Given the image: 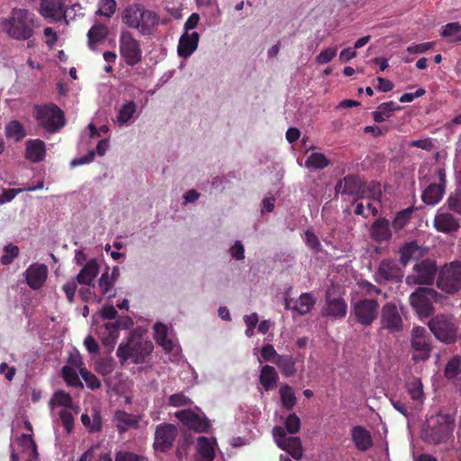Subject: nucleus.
I'll list each match as a JSON object with an SVG mask.
<instances>
[{"instance_id":"nucleus-59","label":"nucleus","mask_w":461,"mask_h":461,"mask_svg":"<svg viewBox=\"0 0 461 461\" xmlns=\"http://www.w3.org/2000/svg\"><path fill=\"white\" fill-rule=\"evenodd\" d=\"M276 356H279L274 347L271 344L264 346L260 350V357L258 361L261 362V358L265 361H273L276 359Z\"/></svg>"},{"instance_id":"nucleus-14","label":"nucleus","mask_w":461,"mask_h":461,"mask_svg":"<svg viewBox=\"0 0 461 461\" xmlns=\"http://www.w3.org/2000/svg\"><path fill=\"white\" fill-rule=\"evenodd\" d=\"M155 339L162 347L164 351L170 355L171 361H178L181 355V348L172 331L163 323L158 322L154 326Z\"/></svg>"},{"instance_id":"nucleus-62","label":"nucleus","mask_w":461,"mask_h":461,"mask_svg":"<svg viewBox=\"0 0 461 461\" xmlns=\"http://www.w3.org/2000/svg\"><path fill=\"white\" fill-rule=\"evenodd\" d=\"M433 46V42H423L407 47L406 51L410 54H421L432 49Z\"/></svg>"},{"instance_id":"nucleus-32","label":"nucleus","mask_w":461,"mask_h":461,"mask_svg":"<svg viewBox=\"0 0 461 461\" xmlns=\"http://www.w3.org/2000/svg\"><path fill=\"white\" fill-rule=\"evenodd\" d=\"M425 254V249L415 241L407 242L400 249V260L406 266L411 260L419 259Z\"/></svg>"},{"instance_id":"nucleus-2","label":"nucleus","mask_w":461,"mask_h":461,"mask_svg":"<svg viewBox=\"0 0 461 461\" xmlns=\"http://www.w3.org/2000/svg\"><path fill=\"white\" fill-rule=\"evenodd\" d=\"M122 21L129 28L137 30L141 35H150L158 25L159 16L140 5H131L123 10Z\"/></svg>"},{"instance_id":"nucleus-53","label":"nucleus","mask_w":461,"mask_h":461,"mask_svg":"<svg viewBox=\"0 0 461 461\" xmlns=\"http://www.w3.org/2000/svg\"><path fill=\"white\" fill-rule=\"evenodd\" d=\"M116 1L115 0H100L99 8L96 14L105 17H111L116 11Z\"/></svg>"},{"instance_id":"nucleus-44","label":"nucleus","mask_w":461,"mask_h":461,"mask_svg":"<svg viewBox=\"0 0 461 461\" xmlns=\"http://www.w3.org/2000/svg\"><path fill=\"white\" fill-rule=\"evenodd\" d=\"M440 36L450 41H461V24L459 23H447L442 27Z\"/></svg>"},{"instance_id":"nucleus-6","label":"nucleus","mask_w":461,"mask_h":461,"mask_svg":"<svg viewBox=\"0 0 461 461\" xmlns=\"http://www.w3.org/2000/svg\"><path fill=\"white\" fill-rule=\"evenodd\" d=\"M429 327L434 336L446 344H452L457 339V324L450 316L437 315L429 321Z\"/></svg>"},{"instance_id":"nucleus-50","label":"nucleus","mask_w":461,"mask_h":461,"mask_svg":"<svg viewBox=\"0 0 461 461\" xmlns=\"http://www.w3.org/2000/svg\"><path fill=\"white\" fill-rule=\"evenodd\" d=\"M280 397L283 406L286 409H292L296 403L294 392L288 385L280 388Z\"/></svg>"},{"instance_id":"nucleus-4","label":"nucleus","mask_w":461,"mask_h":461,"mask_svg":"<svg viewBox=\"0 0 461 461\" xmlns=\"http://www.w3.org/2000/svg\"><path fill=\"white\" fill-rule=\"evenodd\" d=\"M153 349V345L150 341L144 339L137 331L131 333V336L126 344H120L116 355L123 363L131 360L132 363L140 364L145 361Z\"/></svg>"},{"instance_id":"nucleus-3","label":"nucleus","mask_w":461,"mask_h":461,"mask_svg":"<svg viewBox=\"0 0 461 461\" xmlns=\"http://www.w3.org/2000/svg\"><path fill=\"white\" fill-rule=\"evenodd\" d=\"M454 429L455 420L450 414L438 413L426 420L422 436L429 443L439 444L450 438Z\"/></svg>"},{"instance_id":"nucleus-16","label":"nucleus","mask_w":461,"mask_h":461,"mask_svg":"<svg viewBox=\"0 0 461 461\" xmlns=\"http://www.w3.org/2000/svg\"><path fill=\"white\" fill-rule=\"evenodd\" d=\"M273 437L275 442L283 450H285L292 457L299 460L303 456V447L299 438H286L285 429L276 426L273 429Z\"/></svg>"},{"instance_id":"nucleus-26","label":"nucleus","mask_w":461,"mask_h":461,"mask_svg":"<svg viewBox=\"0 0 461 461\" xmlns=\"http://www.w3.org/2000/svg\"><path fill=\"white\" fill-rule=\"evenodd\" d=\"M199 39L200 35L196 32H184L177 45L178 56L184 59L190 57L196 50Z\"/></svg>"},{"instance_id":"nucleus-45","label":"nucleus","mask_w":461,"mask_h":461,"mask_svg":"<svg viewBox=\"0 0 461 461\" xmlns=\"http://www.w3.org/2000/svg\"><path fill=\"white\" fill-rule=\"evenodd\" d=\"M59 406L64 407V409L72 407V399L70 395L64 391L56 392L50 401V408L51 411Z\"/></svg>"},{"instance_id":"nucleus-21","label":"nucleus","mask_w":461,"mask_h":461,"mask_svg":"<svg viewBox=\"0 0 461 461\" xmlns=\"http://www.w3.org/2000/svg\"><path fill=\"white\" fill-rule=\"evenodd\" d=\"M176 417L187 428L197 432H204L210 426L207 419L189 409L176 411Z\"/></svg>"},{"instance_id":"nucleus-7","label":"nucleus","mask_w":461,"mask_h":461,"mask_svg":"<svg viewBox=\"0 0 461 461\" xmlns=\"http://www.w3.org/2000/svg\"><path fill=\"white\" fill-rule=\"evenodd\" d=\"M439 297L440 294L434 289L422 287L410 295V303L420 318H426L433 313V303Z\"/></svg>"},{"instance_id":"nucleus-38","label":"nucleus","mask_w":461,"mask_h":461,"mask_svg":"<svg viewBox=\"0 0 461 461\" xmlns=\"http://www.w3.org/2000/svg\"><path fill=\"white\" fill-rule=\"evenodd\" d=\"M114 420L120 431H125L131 428H137L140 418L122 411L115 412Z\"/></svg>"},{"instance_id":"nucleus-43","label":"nucleus","mask_w":461,"mask_h":461,"mask_svg":"<svg viewBox=\"0 0 461 461\" xmlns=\"http://www.w3.org/2000/svg\"><path fill=\"white\" fill-rule=\"evenodd\" d=\"M407 392L410 394L411 398L417 402L418 404H420L424 401V392L423 386L420 380L414 378L411 381L407 383Z\"/></svg>"},{"instance_id":"nucleus-24","label":"nucleus","mask_w":461,"mask_h":461,"mask_svg":"<svg viewBox=\"0 0 461 461\" xmlns=\"http://www.w3.org/2000/svg\"><path fill=\"white\" fill-rule=\"evenodd\" d=\"M137 117V104L133 100H129L118 107L113 122L119 127L130 126Z\"/></svg>"},{"instance_id":"nucleus-19","label":"nucleus","mask_w":461,"mask_h":461,"mask_svg":"<svg viewBox=\"0 0 461 461\" xmlns=\"http://www.w3.org/2000/svg\"><path fill=\"white\" fill-rule=\"evenodd\" d=\"M369 189V183H364L357 176H348L336 185L337 194H348L356 198L366 193Z\"/></svg>"},{"instance_id":"nucleus-22","label":"nucleus","mask_w":461,"mask_h":461,"mask_svg":"<svg viewBox=\"0 0 461 461\" xmlns=\"http://www.w3.org/2000/svg\"><path fill=\"white\" fill-rule=\"evenodd\" d=\"M176 436V429L171 424L159 425L156 429L154 447L162 452L168 449Z\"/></svg>"},{"instance_id":"nucleus-52","label":"nucleus","mask_w":461,"mask_h":461,"mask_svg":"<svg viewBox=\"0 0 461 461\" xmlns=\"http://www.w3.org/2000/svg\"><path fill=\"white\" fill-rule=\"evenodd\" d=\"M79 372L78 368L74 366H65L62 368V375L68 385L77 386L80 384L77 373Z\"/></svg>"},{"instance_id":"nucleus-23","label":"nucleus","mask_w":461,"mask_h":461,"mask_svg":"<svg viewBox=\"0 0 461 461\" xmlns=\"http://www.w3.org/2000/svg\"><path fill=\"white\" fill-rule=\"evenodd\" d=\"M376 280L401 282L403 277V270L398 264L390 259L383 260L376 272Z\"/></svg>"},{"instance_id":"nucleus-61","label":"nucleus","mask_w":461,"mask_h":461,"mask_svg":"<svg viewBox=\"0 0 461 461\" xmlns=\"http://www.w3.org/2000/svg\"><path fill=\"white\" fill-rule=\"evenodd\" d=\"M448 208L461 214V192H455L447 199Z\"/></svg>"},{"instance_id":"nucleus-39","label":"nucleus","mask_w":461,"mask_h":461,"mask_svg":"<svg viewBox=\"0 0 461 461\" xmlns=\"http://www.w3.org/2000/svg\"><path fill=\"white\" fill-rule=\"evenodd\" d=\"M278 379L276 369L268 365L264 366L261 368L259 380L265 390L268 391L274 388Z\"/></svg>"},{"instance_id":"nucleus-31","label":"nucleus","mask_w":461,"mask_h":461,"mask_svg":"<svg viewBox=\"0 0 461 461\" xmlns=\"http://www.w3.org/2000/svg\"><path fill=\"white\" fill-rule=\"evenodd\" d=\"M370 235L373 240L378 242L386 241L391 239L392 231L390 222L385 218H378L370 228Z\"/></svg>"},{"instance_id":"nucleus-33","label":"nucleus","mask_w":461,"mask_h":461,"mask_svg":"<svg viewBox=\"0 0 461 461\" xmlns=\"http://www.w3.org/2000/svg\"><path fill=\"white\" fill-rule=\"evenodd\" d=\"M98 273L99 265L97 261L90 259L77 275L76 279L79 285H92Z\"/></svg>"},{"instance_id":"nucleus-34","label":"nucleus","mask_w":461,"mask_h":461,"mask_svg":"<svg viewBox=\"0 0 461 461\" xmlns=\"http://www.w3.org/2000/svg\"><path fill=\"white\" fill-rule=\"evenodd\" d=\"M45 144L41 140H30L26 142L25 157L32 163L41 161L45 157Z\"/></svg>"},{"instance_id":"nucleus-5","label":"nucleus","mask_w":461,"mask_h":461,"mask_svg":"<svg viewBox=\"0 0 461 461\" xmlns=\"http://www.w3.org/2000/svg\"><path fill=\"white\" fill-rule=\"evenodd\" d=\"M382 196L381 185L377 182H369V189L355 199L354 212L365 218L375 216L378 212Z\"/></svg>"},{"instance_id":"nucleus-56","label":"nucleus","mask_w":461,"mask_h":461,"mask_svg":"<svg viewBox=\"0 0 461 461\" xmlns=\"http://www.w3.org/2000/svg\"><path fill=\"white\" fill-rule=\"evenodd\" d=\"M285 426L288 433L294 434L300 429L301 420L296 414L293 413L286 418Z\"/></svg>"},{"instance_id":"nucleus-60","label":"nucleus","mask_w":461,"mask_h":461,"mask_svg":"<svg viewBox=\"0 0 461 461\" xmlns=\"http://www.w3.org/2000/svg\"><path fill=\"white\" fill-rule=\"evenodd\" d=\"M69 409L70 408L63 409L59 413V418L68 432L71 431L74 423V418Z\"/></svg>"},{"instance_id":"nucleus-27","label":"nucleus","mask_w":461,"mask_h":461,"mask_svg":"<svg viewBox=\"0 0 461 461\" xmlns=\"http://www.w3.org/2000/svg\"><path fill=\"white\" fill-rule=\"evenodd\" d=\"M39 12L45 18L60 21L65 18V5L63 0H42Z\"/></svg>"},{"instance_id":"nucleus-49","label":"nucleus","mask_w":461,"mask_h":461,"mask_svg":"<svg viewBox=\"0 0 461 461\" xmlns=\"http://www.w3.org/2000/svg\"><path fill=\"white\" fill-rule=\"evenodd\" d=\"M5 134L15 141H19L25 136L23 125L17 121L10 122L5 126Z\"/></svg>"},{"instance_id":"nucleus-20","label":"nucleus","mask_w":461,"mask_h":461,"mask_svg":"<svg viewBox=\"0 0 461 461\" xmlns=\"http://www.w3.org/2000/svg\"><path fill=\"white\" fill-rule=\"evenodd\" d=\"M48 267L44 264L33 263L23 273L30 288L38 290L43 286L48 277Z\"/></svg>"},{"instance_id":"nucleus-46","label":"nucleus","mask_w":461,"mask_h":461,"mask_svg":"<svg viewBox=\"0 0 461 461\" xmlns=\"http://www.w3.org/2000/svg\"><path fill=\"white\" fill-rule=\"evenodd\" d=\"M115 282L109 277V268L102 274L98 281V285L103 295H108L109 297L114 296L113 286Z\"/></svg>"},{"instance_id":"nucleus-9","label":"nucleus","mask_w":461,"mask_h":461,"mask_svg":"<svg viewBox=\"0 0 461 461\" xmlns=\"http://www.w3.org/2000/svg\"><path fill=\"white\" fill-rule=\"evenodd\" d=\"M11 461H38L37 445L32 434H22L11 444Z\"/></svg>"},{"instance_id":"nucleus-42","label":"nucleus","mask_w":461,"mask_h":461,"mask_svg":"<svg viewBox=\"0 0 461 461\" xmlns=\"http://www.w3.org/2000/svg\"><path fill=\"white\" fill-rule=\"evenodd\" d=\"M316 303V299L312 294L305 293L295 301L294 312H297L300 315L308 313Z\"/></svg>"},{"instance_id":"nucleus-10","label":"nucleus","mask_w":461,"mask_h":461,"mask_svg":"<svg viewBox=\"0 0 461 461\" xmlns=\"http://www.w3.org/2000/svg\"><path fill=\"white\" fill-rule=\"evenodd\" d=\"M379 308V303L375 299H360L352 303L351 315L360 325L368 327L376 320Z\"/></svg>"},{"instance_id":"nucleus-1","label":"nucleus","mask_w":461,"mask_h":461,"mask_svg":"<svg viewBox=\"0 0 461 461\" xmlns=\"http://www.w3.org/2000/svg\"><path fill=\"white\" fill-rule=\"evenodd\" d=\"M37 27L35 14L23 8H14L9 16L0 21L1 30L17 41H26L34 33Z\"/></svg>"},{"instance_id":"nucleus-17","label":"nucleus","mask_w":461,"mask_h":461,"mask_svg":"<svg viewBox=\"0 0 461 461\" xmlns=\"http://www.w3.org/2000/svg\"><path fill=\"white\" fill-rule=\"evenodd\" d=\"M381 326L389 332H398L402 329V318L393 303H385L381 310Z\"/></svg>"},{"instance_id":"nucleus-15","label":"nucleus","mask_w":461,"mask_h":461,"mask_svg":"<svg viewBox=\"0 0 461 461\" xmlns=\"http://www.w3.org/2000/svg\"><path fill=\"white\" fill-rule=\"evenodd\" d=\"M436 273L435 261L425 259L413 266L412 272L406 276L405 281L409 285H430L434 282Z\"/></svg>"},{"instance_id":"nucleus-47","label":"nucleus","mask_w":461,"mask_h":461,"mask_svg":"<svg viewBox=\"0 0 461 461\" xmlns=\"http://www.w3.org/2000/svg\"><path fill=\"white\" fill-rule=\"evenodd\" d=\"M461 373V356L456 355L450 358L445 367L444 375L447 379H452Z\"/></svg>"},{"instance_id":"nucleus-8","label":"nucleus","mask_w":461,"mask_h":461,"mask_svg":"<svg viewBox=\"0 0 461 461\" xmlns=\"http://www.w3.org/2000/svg\"><path fill=\"white\" fill-rule=\"evenodd\" d=\"M34 117L40 125L50 132L59 130L65 124L64 114L55 104L36 106Z\"/></svg>"},{"instance_id":"nucleus-48","label":"nucleus","mask_w":461,"mask_h":461,"mask_svg":"<svg viewBox=\"0 0 461 461\" xmlns=\"http://www.w3.org/2000/svg\"><path fill=\"white\" fill-rule=\"evenodd\" d=\"M329 165V160L322 153H312L305 161V167L308 168L322 169Z\"/></svg>"},{"instance_id":"nucleus-28","label":"nucleus","mask_w":461,"mask_h":461,"mask_svg":"<svg viewBox=\"0 0 461 461\" xmlns=\"http://www.w3.org/2000/svg\"><path fill=\"white\" fill-rule=\"evenodd\" d=\"M434 227L440 232L449 233L457 230L459 223L451 213L438 210L434 218Z\"/></svg>"},{"instance_id":"nucleus-57","label":"nucleus","mask_w":461,"mask_h":461,"mask_svg":"<svg viewBox=\"0 0 461 461\" xmlns=\"http://www.w3.org/2000/svg\"><path fill=\"white\" fill-rule=\"evenodd\" d=\"M77 284L78 283L75 277L73 279L67 281L62 286V290L64 291L66 297L69 303L74 302Z\"/></svg>"},{"instance_id":"nucleus-13","label":"nucleus","mask_w":461,"mask_h":461,"mask_svg":"<svg viewBox=\"0 0 461 461\" xmlns=\"http://www.w3.org/2000/svg\"><path fill=\"white\" fill-rule=\"evenodd\" d=\"M411 347L412 360L415 362L426 361L429 358L432 347L430 338L423 327H414L411 330Z\"/></svg>"},{"instance_id":"nucleus-58","label":"nucleus","mask_w":461,"mask_h":461,"mask_svg":"<svg viewBox=\"0 0 461 461\" xmlns=\"http://www.w3.org/2000/svg\"><path fill=\"white\" fill-rule=\"evenodd\" d=\"M337 54V48H329L321 50L315 60L318 64H327L332 60Z\"/></svg>"},{"instance_id":"nucleus-64","label":"nucleus","mask_w":461,"mask_h":461,"mask_svg":"<svg viewBox=\"0 0 461 461\" xmlns=\"http://www.w3.org/2000/svg\"><path fill=\"white\" fill-rule=\"evenodd\" d=\"M115 461H144V458L129 451H119L115 455Z\"/></svg>"},{"instance_id":"nucleus-54","label":"nucleus","mask_w":461,"mask_h":461,"mask_svg":"<svg viewBox=\"0 0 461 461\" xmlns=\"http://www.w3.org/2000/svg\"><path fill=\"white\" fill-rule=\"evenodd\" d=\"M19 255V248L9 244L4 248V253L1 257V263L5 266L11 264Z\"/></svg>"},{"instance_id":"nucleus-51","label":"nucleus","mask_w":461,"mask_h":461,"mask_svg":"<svg viewBox=\"0 0 461 461\" xmlns=\"http://www.w3.org/2000/svg\"><path fill=\"white\" fill-rule=\"evenodd\" d=\"M412 212H413L412 207H409V208H406V209L399 212L395 215V217L393 221V227L395 230L402 229L409 222Z\"/></svg>"},{"instance_id":"nucleus-11","label":"nucleus","mask_w":461,"mask_h":461,"mask_svg":"<svg viewBox=\"0 0 461 461\" xmlns=\"http://www.w3.org/2000/svg\"><path fill=\"white\" fill-rule=\"evenodd\" d=\"M438 287L448 294H453L461 289V262L455 261L446 265L439 272Z\"/></svg>"},{"instance_id":"nucleus-29","label":"nucleus","mask_w":461,"mask_h":461,"mask_svg":"<svg viewBox=\"0 0 461 461\" xmlns=\"http://www.w3.org/2000/svg\"><path fill=\"white\" fill-rule=\"evenodd\" d=\"M216 441L213 438L199 437L197 438V460L212 461L215 456Z\"/></svg>"},{"instance_id":"nucleus-41","label":"nucleus","mask_w":461,"mask_h":461,"mask_svg":"<svg viewBox=\"0 0 461 461\" xmlns=\"http://www.w3.org/2000/svg\"><path fill=\"white\" fill-rule=\"evenodd\" d=\"M274 363L278 366L283 375L289 377L295 373V363L291 356H276Z\"/></svg>"},{"instance_id":"nucleus-40","label":"nucleus","mask_w":461,"mask_h":461,"mask_svg":"<svg viewBox=\"0 0 461 461\" xmlns=\"http://www.w3.org/2000/svg\"><path fill=\"white\" fill-rule=\"evenodd\" d=\"M109 33V30L106 25L95 24L90 28L87 32L88 46L94 50L95 45L103 40H104Z\"/></svg>"},{"instance_id":"nucleus-30","label":"nucleus","mask_w":461,"mask_h":461,"mask_svg":"<svg viewBox=\"0 0 461 461\" xmlns=\"http://www.w3.org/2000/svg\"><path fill=\"white\" fill-rule=\"evenodd\" d=\"M350 435L355 447L359 451H366L373 445L370 432L362 426H354Z\"/></svg>"},{"instance_id":"nucleus-25","label":"nucleus","mask_w":461,"mask_h":461,"mask_svg":"<svg viewBox=\"0 0 461 461\" xmlns=\"http://www.w3.org/2000/svg\"><path fill=\"white\" fill-rule=\"evenodd\" d=\"M96 333L102 344L111 351L119 338L118 327L113 321H104L98 326Z\"/></svg>"},{"instance_id":"nucleus-55","label":"nucleus","mask_w":461,"mask_h":461,"mask_svg":"<svg viewBox=\"0 0 461 461\" xmlns=\"http://www.w3.org/2000/svg\"><path fill=\"white\" fill-rule=\"evenodd\" d=\"M191 403V399L182 393H174L170 395L168 398V404L173 407L187 406L190 405Z\"/></svg>"},{"instance_id":"nucleus-36","label":"nucleus","mask_w":461,"mask_h":461,"mask_svg":"<svg viewBox=\"0 0 461 461\" xmlns=\"http://www.w3.org/2000/svg\"><path fill=\"white\" fill-rule=\"evenodd\" d=\"M444 192L443 184H431L424 190L422 200L429 205H435L442 199Z\"/></svg>"},{"instance_id":"nucleus-37","label":"nucleus","mask_w":461,"mask_h":461,"mask_svg":"<svg viewBox=\"0 0 461 461\" xmlns=\"http://www.w3.org/2000/svg\"><path fill=\"white\" fill-rule=\"evenodd\" d=\"M400 109L401 107L393 101L383 103L373 112V118L376 122H383L390 118L395 111Z\"/></svg>"},{"instance_id":"nucleus-18","label":"nucleus","mask_w":461,"mask_h":461,"mask_svg":"<svg viewBox=\"0 0 461 461\" xmlns=\"http://www.w3.org/2000/svg\"><path fill=\"white\" fill-rule=\"evenodd\" d=\"M348 305L345 300L335 291L329 288L326 294V306L323 314L332 318L341 319L347 314Z\"/></svg>"},{"instance_id":"nucleus-35","label":"nucleus","mask_w":461,"mask_h":461,"mask_svg":"<svg viewBox=\"0 0 461 461\" xmlns=\"http://www.w3.org/2000/svg\"><path fill=\"white\" fill-rule=\"evenodd\" d=\"M109 147L110 144L108 140H101L96 146V151L91 150L86 156L71 160L70 165L71 167H77L90 163L94 160L95 153L99 156H104Z\"/></svg>"},{"instance_id":"nucleus-12","label":"nucleus","mask_w":461,"mask_h":461,"mask_svg":"<svg viewBox=\"0 0 461 461\" xmlns=\"http://www.w3.org/2000/svg\"><path fill=\"white\" fill-rule=\"evenodd\" d=\"M119 49L120 54L127 65L134 66L141 60L142 51L140 41L126 30L121 32Z\"/></svg>"},{"instance_id":"nucleus-63","label":"nucleus","mask_w":461,"mask_h":461,"mask_svg":"<svg viewBox=\"0 0 461 461\" xmlns=\"http://www.w3.org/2000/svg\"><path fill=\"white\" fill-rule=\"evenodd\" d=\"M80 375L89 388L96 389L100 387V381L93 374L86 369H80Z\"/></svg>"}]
</instances>
